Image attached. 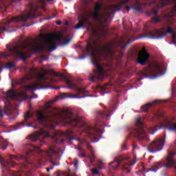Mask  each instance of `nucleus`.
<instances>
[{
  "instance_id": "44",
  "label": "nucleus",
  "mask_w": 176,
  "mask_h": 176,
  "mask_svg": "<svg viewBox=\"0 0 176 176\" xmlns=\"http://www.w3.org/2000/svg\"><path fill=\"white\" fill-rule=\"evenodd\" d=\"M55 142L56 143V144H58V142H63V140H60V139H56V140H55Z\"/></svg>"
},
{
  "instance_id": "34",
  "label": "nucleus",
  "mask_w": 176,
  "mask_h": 176,
  "mask_svg": "<svg viewBox=\"0 0 176 176\" xmlns=\"http://www.w3.org/2000/svg\"><path fill=\"white\" fill-rule=\"evenodd\" d=\"M54 76H58L59 78H64V75L60 73H54Z\"/></svg>"
},
{
  "instance_id": "10",
  "label": "nucleus",
  "mask_w": 176,
  "mask_h": 176,
  "mask_svg": "<svg viewBox=\"0 0 176 176\" xmlns=\"http://www.w3.org/2000/svg\"><path fill=\"white\" fill-rule=\"evenodd\" d=\"M85 133L87 137H89L91 140H94L92 142H97L100 136L101 135V130L98 127V124L95 126H87L86 129H82L80 134Z\"/></svg>"
},
{
  "instance_id": "45",
  "label": "nucleus",
  "mask_w": 176,
  "mask_h": 176,
  "mask_svg": "<svg viewBox=\"0 0 176 176\" xmlns=\"http://www.w3.org/2000/svg\"><path fill=\"white\" fill-rule=\"evenodd\" d=\"M142 8L141 6L138 7V8H136V12H141Z\"/></svg>"
},
{
  "instance_id": "58",
  "label": "nucleus",
  "mask_w": 176,
  "mask_h": 176,
  "mask_svg": "<svg viewBox=\"0 0 176 176\" xmlns=\"http://www.w3.org/2000/svg\"><path fill=\"white\" fill-rule=\"evenodd\" d=\"M70 140H75V138H70Z\"/></svg>"
},
{
  "instance_id": "30",
  "label": "nucleus",
  "mask_w": 176,
  "mask_h": 176,
  "mask_svg": "<svg viewBox=\"0 0 176 176\" xmlns=\"http://www.w3.org/2000/svg\"><path fill=\"white\" fill-rule=\"evenodd\" d=\"M57 153V151L53 150L52 147L50 148V150L48 151V155L52 157L54 155H56Z\"/></svg>"
},
{
  "instance_id": "56",
  "label": "nucleus",
  "mask_w": 176,
  "mask_h": 176,
  "mask_svg": "<svg viewBox=\"0 0 176 176\" xmlns=\"http://www.w3.org/2000/svg\"><path fill=\"white\" fill-rule=\"evenodd\" d=\"M27 80H30V77L26 78Z\"/></svg>"
},
{
  "instance_id": "61",
  "label": "nucleus",
  "mask_w": 176,
  "mask_h": 176,
  "mask_svg": "<svg viewBox=\"0 0 176 176\" xmlns=\"http://www.w3.org/2000/svg\"><path fill=\"white\" fill-rule=\"evenodd\" d=\"M41 58H45V56H42Z\"/></svg>"
},
{
  "instance_id": "4",
  "label": "nucleus",
  "mask_w": 176,
  "mask_h": 176,
  "mask_svg": "<svg viewBox=\"0 0 176 176\" xmlns=\"http://www.w3.org/2000/svg\"><path fill=\"white\" fill-rule=\"evenodd\" d=\"M91 63L94 65L97 70H94L93 74L89 78V80L94 83L97 82V80H102L105 76V70L102 67H101V63H100V58L97 54H93L91 58Z\"/></svg>"
},
{
  "instance_id": "14",
  "label": "nucleus",
  "mask_w": 176,
  "mask_h": 176,
  "mask_svg": "<svg viewBox=\"0 0 176 176\" xmlns=\"http://www.w3.org/2000/svg\"><path fill=\"white\" fill-rule=\"evenodd\" d=\"M101 37H98V39L89 38L87 43V53H96L100 50V46H101Z\"/></svg>"
},
{
  "instance_id": "8",
  "label": "nucleus",
  "mask_w": 176,
  "mask_h": 176,
  "mask_svg": "<svg viewBox=\"0 0 176 176\" xmlns=\"http://www.w3.org/2000/svg\"><path fill=\"white\" fill-rule=\"evenodd\" d=\"M133 134L139 141H146L148 140L146 126L141 122V118L136 119V126L133 131Z\"/></svg>"
},
{
  "instance_id": "55",
  "label": "nucleus",
  "mask_w": 176,
  "mask_h": 176,
  "mask_svg": "<svg viewBox=\"0 0 176 176\" xmlns=\"http://www.w3.org/2000/svg\"><path fill=\"white\" fill-rule=\"evenodd\" d=\"M47 108H50V105L49 104H47Z\"/></svg>"
},
{
  "instance_id": "9",
  "label": "nucleus",
  "mask_w": 176,
  "mask_h": 176,
  "mask_svg": "<svg viewBox=\"0 0 176 176\" xmlns=\"http://www.w3.org/2000/svg\"><path fill=\"white\" fill-rule=\"evenodd\" d=\"M165 74L166 69H164V67L159 63H155L153 65L151 69H144L142 72V75L144 78H151V76H162V75H164Z\"/></svg>"
},
{
  "instance_id": "32",
  "label": "nucleus",
  "mask_w": 176,
  "mask_h": 176,
  "mask_svg": "<svg viewBox=\"0 0 176 176\" xmlns=\"http://www.w3.org/2000/svg\"><path fill=\"white\" fill-rule=\"evenodd\" d=\"M28 72L34 75L35 74V72H36V69H35V67H32L28 69Z\"/></svg>"
},
{
  "instance_id": "5",
  "label": "nucleus",
  "mask_w": 176,
  "mask_h": 176,
  "mask_svg": "<svg viewBox=\"0 0 176 176\" xmlns=\"http://www.w3.org/2000/svg\"><path fill=\"white\" fill-rule=\"evenodd\" d=\"M66 83L68 85L67 87H65L66 89H70L71 90H76L77 94L70 95L68 96V94L63 93L60 95L61 98H85V96H79V94H85L87 93V90H85V88L78 87V85L74 81V79L65 78Z\"/></svg>"
},
{
  "instance_id": "16",
  "label": "nucleus",
  "mask_w": 176,
  "mask_h": 176,
  "mask_svg": "<svg viewBox=\"0 0 176 176\" xmlns=\"http://www.w3.org/2000/svg\"><path fill=\"white\" fill-rule=\"evenodd\" d=\"M27 15H23L22 16V20L23 21H27L28 20H32V19H36V16L35 15V13L36 12V8L34 6L33 3H30L27 6Z\"/></svg>"
},
{
  "instance_id": "41",
  "label": "nucleus",
  "mask_w": 176,
  "mask_h": 176,
  "mask_svg": "<svg viewBox=\"0 0 176 176\" xmlns=\"http://www.w3.org/2000/svg\"><path fill=\"white\" fill-rule=\"evenodd\" d=\"M101 90H102L103 91H105V90H107V89H108L107 87H104V86H102L100 87Z\"/></svg>"
},
{
  "instance_id": "12",
  "label": "nucleus",
  "mask_w": 176,
  "mask_h": 176,
  "mask_svg": "<svg viewBox=\"0 0 176 176\" xmlns=\"http://www.w3.org/2000/svg\"><path fill=\"white\" fill-rule=\"evenodd\" d=\"M47 137H50L49 132L41 129L38 131H36L34 133L28 136L27 140H30V141L35 142V141H38V138H43L45 140V138H47ZM43 140L41 141V146L45 144V140Z\"/></svg>"
},
{
  "instance_id": "22",
  "label": "nucleus",
  "mask_w": 176,
  "mask_h": 176,
  "mask_svg": "<svg viewBox=\"0 0 176 176\" xmlns=\"http://www.w3.org/2000/svg\"><path fill=\"white\" fill-rule=\"evenodd\" d=\"M113 110L112 109H106L105 111H99V116L100 118H109V116H112V112Z\"/></svg>"
},
{
  "instance_id": "6",
  "label": "nucleus",
  "mask_w": 176,
  "mask_h": 176,
  "mask_svg": "<svg viewBox=\"0 0 176 176\" xmlns=\"http://www.w3.org/2000/svg\"><path fill=\"white\" fill-rule=\"evenodd\" d=\"M135 39H133V41L131 40H128L126 43L124 44L126 42V38L124 37H122L120 40H115L112 42H110L107 45H104L102 47V50L103 52H105L107 53V54H113L114 51H113V47H120L121 50H126L127 48V46L131 43V42H134Z\"/></svg>"
},
{
  "instance_id": "64",
  "label": "nucleus",
  "mask_w": 176,
  "mask_h": 176,
  "mask_svg": "<svg viewBox=\"0 0 176 176\" xmlns=\"http://www.w3.org/2000/svg\"><path fill=\"white\" fill-rule=\"evenodd\" d=\"M46 176H50V175L48 174V175H47Z\"/></svg>"
},
{
  "instance_id": "31",
  "label": "nucleus",
  "mask_w": 176,
  "mask_h": 176,
  "mask_svg": "<svg viewBox=\"0 0 176 176\" xmlns=\"http://www.w3.org/2000/svg\"><path fill=\"white\" fill-rule=\"evenodd\" d=\"M71 41H72V38H68L63 42L62 45L63 46H67V45H69L71 43Z\"/></svg>"
},
{
  "instance_id": "53",
  "label": "nucleus",
  "mask_w": 176,
  "mask_h": 176,
  "mask_svg": "<svg viewBox=\"0 0 176 176\" xmlns=\"http://www.w3.org/2000/svg\"><path fill=\"white\" fill-rule=\"evenodd\" d=\"M134 164H135V162H133L132 164H131V166H134Z\"/></svg>"
},
{
  "instance_id": "59",
  "label": "nucleus",
  "mask_w": 176,
  "mask_h": 176,
  "mask_svg": "<svg viewBox=\"0 0 176 176\" xmlns=\"http://www.w3.org/2000/svg\"><path fill=\"white\" fill-rule=\"evenodd\" d=\"M56 90H57L58 89H60V87H56L54 88Z\"/></svg>"
},
{
  "instance_id": "39",
  "label": "nucleus",
  "mask_w": 176,
  "mask_h": 176,
  "mask_svg": "<svg viewBox=\"0 0 176 176\" xmlns=\"http://www.w3.org/2000/svg\"><path fill=\"white\" fill-rule=\"evenodd\" d=\"M159 13V11L156 9H154L153 10V14H155V16H157V14Z\"/></svg>"
},
{
  "instance_id": "23",
  "label": "nucleus",
  "mask_w": 176,
  "mask_h": 176,
  "mask_svg": "<svg viewBox=\"0 0 176 176\" xmlns=\"http://www.w3.org/2000/svg\"><path fill=\"white\" fill-rule=\"evenodd\" d=\"M157 102H160V100H154L153 103H147L144 106H142L141 107V109L142 111H143V112H148V110L149 109V108H151V107H153V104H157Z\"/></svg>"
},
{
  "instance_id": "48",
  "label": "nucleus",
  "mask_w": 176,
  "mask_h": 176,
  "mask_svg": "<svg viewBox=\"0 0 176 176\" xmlns=\"http://www.w3.org/2000/svg\"><path fill=\"white\" fill-rule=\"evenodd\" d=\"M56 24H57V25H61L62 22L60 21H56Z\"/></svg>"
},
{
  "instance_id": "27",
  "label": "nucleus",
  "mask_w": 176,
  "mask_h": 176,
  "mask_svg": "<svg viewBox=\"0 0 176 176\" xmlns=\"http://www.w3.org/2000/svg\"><path fill=\"white\" fill-rule=\"evenodd\" d=\"M109 166L113 167V168H114L115 170H118V168L119 167V166H120V162H119L118 160H116L115 162H111L109 164Z\"/></svg>"
},
{
  "instance_id": "21",
  "label": "nucleus",
  "mask_w": 176,
  "mask_h": 176,
  "mask_svg": "<svg viewBox=\"0 0 176 176\" xmlns=\"http://www.w3.org/2000/svg\"><path fill=\"white\" fill-rule=\"evenodd\" d=\"M90 21V16H82L80 19L78 21V24L76 25V30H80V28H83V25L85 24H87V25H90L91 24V22Z\"/></svg>"
},
{
  "instance_id": "47",
  "label": "nucleus",
  "mask_w": 176,
  "mask_h": 176,
  "mask_svg": "<svg viewBox=\"0 0 176 176\" xmlns=\"http://www.w3.org/2000/svg\"><path fill=\"white\" fill-rule=\"evenodd\" d=\"M89 159H90L91 163H93V162H94V160H95L94 157H90Z\"/></svg>"
},
{
  "instance_id": "15",
  "label": "nucleus",
  "mask_w": 176,
  "mask_h": 176,
  "mask_svg": "<svg viewBox=\"0 0 176 176\" xmlns=\"http://www.w3.org/2000/svg\"><path fill=\"white\" fill-rule=\"evenodd\" d=\"M164 144H166V137H164L163 139H156L149 144L148 146V151H149L151 153L162 151V149H163V146H164Z\"/></svg>"
},
{
  "instance_id": "54",
  "label": "nucleus",
  "mask_w": 176,
  "mask_h": 176,
  "mask_svg": "<svg viewBox=\"0 0 176 176\" xmlns=\"http://www.w3.org/2000/svg\"><path fill=\"white\" fill-rule=\"evenodd\" d=\"M74 166L78 167V164H77V163H75V164H74Z\"/></svg>"
},
{
  "instance_id": "63",
  "label": "nucleus",
  "mask_w": 176,
  "mask_h": 176,
  "mask_svg": "<svg viewBox=\"0 0 176 176\" xmlns=\"http://www.w3.org/2000/svg\"><path fill=\"white\" fill-rule=\"evenodd\" d=\"M126 173H130V170H128Z\"/></svg>"
},
{
  "instance_id": "11",
  "label": "nucleus",
  "mask_w": 176,
  "mask_h": 176,
  "mask_svg": "<svg viewBox=\"0 0 176 176\" xmlns=\"http://www.w3.org/2000/svg\"><path fill=\"white\" fill-rule=\"evenodd\" d=\"M41 38L45 39L47 46H48L50 49V52H54L55 49L57 47L56 45V43L53 42V39H56V41H61L63 39V34H50L48 36H45V35L42 34Z\"/></svg>"
},
{
  "instance_id": "38",
  "label": "nucleus",
  "mask_w": 176,
  "mask_h": 176,
  "mask_svg": "<svg viewBox=\"0 0 176 176\" xmlns=\"http://www.w3.org/2000/svg\"><path fill=\"white\" fill-rule=\"evenodd\" d=\"M122 151H126L127 150V146H126V144H123L122 146Z\"/></svg>"
},
{
  "instance_id": "2",
  "label": "nucleus",
  "mask_w": 176,
  "mask_h": 176,
  "mask_svg": "<svg viewBox=\"0 0 176 176\" xmlns=\"http://www.w3.org/2000/svg\"><path fill=\"white\" fill-rule=\"evenodd\" d=\"M28 41H31V38H28L27 41H24L19 45L8 48V54L6 58L10 57V56H13L16 58H20L22 61H25L27 58L31 57V52H33V53H39L45 50V47L39 46L36 44L32 45Z\"/></svg>"
},
{
  "instance_id": "19",
  "label": "nucleus",
  "mask_w": 176,
  "mask_h": 176,
  "mask_svg": "<svg viewBox=\"0 0 176 176\" xmlns=\"http://www.w3.org/2000/svg\"><path fill=\"white\" fill-rule=\"evenodd\" d=\"M102 9L101 4L96 3L94 8V11L91 13V16L94 21L101 23L102 24V16L100 14V10Z\"/></svg>"
},
{
  "instance_id": "36",
  "label": "nucleus",
  "mask_w": 176,
  "mask_h": 176,
  "mask_svg": "<svg viewBox=\"0 0 176 176\" xmlns=\"http://www.w3.org/2000/svg\"><path fill=\"white\" fill-rule=\"evenodd\" d=\"M79 157L85 158L86 157V154L85 153H80L78 154Z\"/></svg>"
},
{
  "instance_id": "3",
  "label": "nucleus",
  "mask_w": 176,
  "mask_h": 176,
  "mask_svg": "<svg viewBox=\"0 0 176 176\" xmlns=\"http://www.w3.org/2000/svg\"><path fill=\"white\" fill-rule=\"evenodd\" d=\"M35 155V150L30 149L26 153V157L23 156L20 154H18L16 155H10L8 160H5V158L0 155V164L3 167H6L7 168H9V167H14L17 163L16 162L13 161L16 160L17 162H23V164H21V167L27 168V166L28 164H32V162L30 160V156H34Z\"/></svg>"
},
{
  "instance_id": "24",
  "label": "nucleus",
  "mask_w": 176,
  "mask_h": 176,
  "mask_svg": "<svg viewBox=\"0 0 176 176\" xmlns=\"http://www.w3.org/2000/svg\"><path fill=\"white\" fill-rule=\"evenodd\" d=\"M3 96H5L6 98H14V97H16V93L14 92V90L10 89L6 92H3Z\"/></svg>"
},
{
  "instance_id": "20",
  "label": "nucleus",
  "mask_w": 176,
  "mask_h": 176,
  "mask_svg": "<svg viewBox=\"0 0 176 176\" xmlns=\"http://www.w3.org/2000/svg\"><path fill=\"white\" fill-rule=\"evenodd\" d=\"M14 112L13 105H12V103L8 102L7 103H5L3 110L0 109V117L3 118L5 115H7V116L13 115Z\"/></svg>"
},
{
  "instance_id": "52",
  "label": "nucleus",
  "mask_w": 176,
  "mask_h": 176,
  "mask_svg": "<svg viewBox=\"0 0 176 176\" xmlns=\"http://www.w3.org/2000/svg\"><path fill=\"white\" fill-rule=\"evenodd\" d=\"M47 173H49V171H50V168H47Z\"/></svg>"
},
{
  "instance_id": "40",
  "label": "nucleus",
  "mask_w": 176,
  "mask_h": 176,
  "mask_svg": "<svg viewBox=\"0 0 176 176\" xmlns=\"http://www.w3.org/2000/svg\"><path fill=\"white\" fill-rule=\"evenodd\" d=\"M72 134H74L73 131H69L67 132V135H72Z\"/></svg>"
},
{
  "instance_id": "17",
  "label": "nucleus",
  "mask_w": 176,
  "mask_h": 176,
  "mask_svg": "<svg viewBox=\"0 0 176 176\" xmlns=\"http://www.w3.org/2000/svg\"><path fill=\"white\" fill-rule=\"evenodd\" d=\"M33 115L31 114V112L28 111L25 113L24 115V119L21 122H17L16 124L14 126L15 130H17L20 129V127H24L26 126V127H32V124L31 123L27 124V122L32 119Z\"/></svg>"
},
{
  "instance_id": "37",
  "label": "nucleus",
  "mask_w": 176,
  "mask_h": 176,
  "mask_svg": "<svg viewBox=\"0 0 176 176\" xmlns=\"http://www.w3.org/2000/svg\"><path fill=\"white\" fill-rule=\"evenodd\" d=\"M5 31H6V28L5 27L0 26V34L2 32H5Z\"/></svg>"
},
{
  "instance_id": "50",
  "label": "nucleus",
  "mask_w": 176,
  "mask_h": 176,
  "mask_svg": "<svg viewBox=\"0 0 176 176\" xmlns=\"http://www.w3.org/2000/svg\"><path fill=\"white\" fill-rule=\"evenodd\" d=\"M32 127H33L34 129H35V130H36V129H38L37 126H32Z\"/></svg>"
},
{
  "instance_id": "51",
  "label": "nucleus",
  "mask_w": 176,
  "mask_h": 176,
  "mask_svg": "<svg viewBox=\"0 0 176 176\" xmlns=\"http://www.w3.org/2000/svg\"><path fill=\"white\" fill-rule=\"evenodd\" d=\"M166 5V3L165 2H162V6H164Z\"/></svg>"
},
{
  "instance_id": "26",
  "label": "nucleus",
  "mask_w": 176,
  "mask_h": 176,
  "mask_svg": "<svg viewBox=\"0 0 176 176\" xmlns=\"http://www.w3.org/2000/svg\"><path fill=\"white\" fill-rule=\"evenodd\" d=\"M78 141H80L81 144H86L87 148L90 151V152H93V147L90 145L89 142H86V140H81L80 138H77Z\"/></svg>"
},
{
  "instance_id": "35",
  "label": "nucleus",
  "mask_w": 176,
  "mask_h": 176,
  "mask_svg": "<svg viewBox=\"0 0 176 176\" xmlns=\"http://www.w3.org/2000/svg\"><path fill=\"white\" fill-rule=\"evenodd\" d=\"M130 2V0H121L122 5H126V3H129Z\"/></svg>"
},
{
  "instance_id": "60",
  "label": "nucleus",
  "mask_w": 176,
  "mask_h": 176,
  "mask_svg": "<svg viewBox=\"0 0 176 176\" xmlns=\"http://www.w3.org/2000/svg\"><path fill=\"white\" fill-rule=\"evenodd\" d=\"M156 2H157V1H153L152 3H156Z\"/></svg>"
},
{
  "instance_id": "28",
  "label": "nucleus",
  "mask_w": 176,
  "mask_h": 176,
  "mask_svg": "<svg viewBox=\"0 0 176 176\" xmlns=\"http://www.w3.org/2000/svg\"><path fill=\"white\" fill-rule=\"evenodd\" d=\"M160 21H162V19L157 16H155L151 19V23H153V24H157V23H160Z\"/></svg>"
},
{
  "instance_id": "46",
  "label": "nucleus",
  "mask_w": 176,
  "mask_h": 176,
  "mask_svg": "<svg viewBox=\"0 0 176 176\" xmlns=\"http://www.w3.org/2000/svg\"><path fill=\"white\" fill-rule=\"evenodd\" d=\"M58 100V98H57L55 100H53L50 102V104H54V102H56V101H57Z\"/></svg>"
},
{
  "instance_id": "57",
  "label": "nucleus",
  "mask_w": 176,
  "mask_h": 176,
  "mask_svg": "<svg viewBox=\"0 0 176 176\" xmlns=\"http://www.w3.org/2000/svg\"><path fill=\"white\" fill-rule=\"evenodd\" d=\"M56 176H60V173H56Z\"/></svg>"
},
{
  "instance_id": "62",
  "label": "nucleus",
  "mask_w": 176,
  "mask_h": 176,
  "mask_svg": "<svg viewBox=\"0 0 176 176\" xmlns=\"http://www.w3.org/2000/svg\"><path fill=\"white\" fill-rule=\"evenodd\" d=\"M32 25H27V27H30V26H31Z\"/></svg>"
},
{
  "instance_id": "29",
  "label": "nucleus",
  "mask_w": 176,
  "mask_h": 176,
  "mask_svg": "<svg viewBox=\"0 0 176 176\" xmlns=\"http://www.w3.org/2000/svg\"><path fill=\"white\" fill-rule=\"evenodd\" d=\"M16 67V64L13 62H9L7 65L4 66V68H6L7 69H12V68H14Z\"/></svg>"
},
{
  "instance_id": "18",
  "label": "nucleus",
  "mask_w": 176,
  "mask_h": 176,
  "mask_svg": "<svg viewBox=\"0 0 176 176\" xmlns=\"http://www.w3.org/2000/svg\"><path fill=\"white\" fill-rule=\"evenodd\" d=\"M149 57H151V55L146 52L145 49H143L142 51L139 52L138 63L140 64V65H146V61L149 60Z\"/></svg>"
},
{
  "instance_id": "43",
  "label": "nucleus",
  "mask_w": 176,
  "mask_h": 176,
  "mask_svg": "<svg viewBox=\"0 0 176 176\" xmlns=\"http://www.w3.org/2000/svg\"><path fill=\"white\" fill-rule=\"evenodd\" d=\"M50 162L52 163V164H53V166H57V164L53 162V160H50Z\"/></svg>"
},
{
  "instance_id": "49",
  "label": "nucleus",
  "mask_w": 176,
  "mask_h": 176,
  "mask_svg": "<svg viewBox=\"0 0 176 176\" xmlns=\"http://www.w3.org/2000/svg\"><path fill=\"white\" fill-rule=\"evenodd\" d=\"M4 68H5V67H0V72H2V71H3Z\"/></svg>"
},
{
  "instance_id": "1",
  "label": "nucleus",
  "mask_w": 176,
  "mask_h": 176,
  "mask_svg": "<svg viewBox=\"0 0 176 176\" xmlns=\"http://www.w3.org/2000/svg\"><path fill=\"white\" fill-rule=\"evenodd\" d=\"M54 112H51L48 116H45L43 113L38 112L37 119L43 124L46 129H54V124H52L54 122L59 120L63 122L65 126H72L73 127H80V117L76 116L69 110H57L55 109Z\"/></svg>"
},
{
  "instance_id": "25",
  "label": "nucleus",
  "mask_w": 176,
  "mask_h": 176,
  "mask_svg": "<svg viewBox=\"0 0 176 176\" xmlns=\"http://www.w3.org/2000/svg\"><path fill=\"white\" fill-rule=\"evenodd\" d=\"M8 145H9V142L7 140H2L0 141V149L1 151H6L8 149Z\"/></svg>"
},
{
  "instance_id": "13",
  "label": "nucleus",
  "mask_w": 176,
  "mask_h": 176,
  "mask_svg": "<svg viewBox=\"0 0 176 176\" xmlns=\"http://www.w3.org/2000/svg\"><path fill=\"white\" fill-rule=\"evenodd\" d=\"M174 33V30H173L171 27H168L166 31L164 29H157L150 33L151 36H150L149 38H151V39H163L167 34Z\"/></svg>"
},
{
  "instance_id": "33",
  "label": "nucleus",
  "mask_w": 176,
  "mask_h": 176,
  "mask_svg": "<svg viewBox=\"0 0 176 176\" xmlns=\"http://www.w3.org/2000/svg\"><path fill=\"white\" fill-rule=\"evenodd\" d=\"M91 172H92V174H94V175H98V169L97 168L91 169Z\"/></svg>"
},
{
  "instance_id": "42",
  "label": "nucleus",
  "mask_w": 176,
  "mask_h": 176,
  "mask_svg": "<svg viewBox=\"0 0 176 176\" xmlns=\"http://www.w3.org/2000/svg\"><path fill=\"white\" fill-rule=\"evenodd\" d=\"M30 100H32V98H38V95H34L30 97Z\"/></svg>"
},
{
  "instance_id": "7",
  "label": "nucleus",
  "mask_w": 176,
  "mask_h": 176,
  "mask_svg": "<svg viewBox=\"0 0 176 176\" xmlns=\"http://www.w3.org/2000/svg\"><path fill=\"white\" fill-rule=\"evenodd\" d=\"M47 74V71L44 70L43 73L37 74V81L30 85H26L24 87L25 90H30V91H36L41 89H49V86L45 85L47 83V80H49V78L45 77Z\"/></svg>"
}]
</instances>
